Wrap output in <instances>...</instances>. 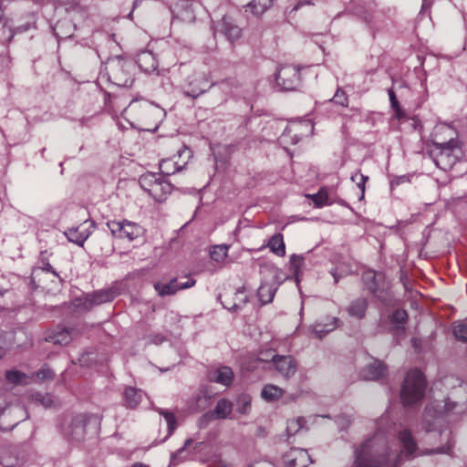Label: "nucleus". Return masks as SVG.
<instances>
[{
	"label": "nucleus",
	"instance_id": "f704fd0d",
	"mask_svg": "<svg viewBox=\"0 0 467 467\" xmlns=\"http://www.w3.org/2000/svg\"><path fill=\"white\" fill-rule=\"evenodd\" d=\"M182 166H177L171 159L162 160L160 162V174L164 178V176L174 174L176 171L182 170Z\"/></svg>",
	"mask_w": 467,
	"mask_h": 467
},
{
	"label": "nucleus",
	"instance_id": "c85d7f7f",
	"mask_svg": "<svg viewBox=\"0 0 467 467\" xmlns=\"http://www.w3.org/2000/svg\"><path fill=\"white\" fill-rule=\"evenodd\" d=\"M161 177L162 176L161 174L148 172L140 177L139 183L140 187L150 194V189H154Z\"/></svg>",
	"mask_w": 467,
	"mask_h": 467
},
{
	"label": "nucleus",
	"instance_id": "e433bc0d",
	"mask_svg": "<svg viewBox=\"0 0 467 467\" xmlns=\"http://www.w3.org/2000/svg\"><path fill=\"white\" fill-rule=\"evenodd\" d=\"M228 246L225 244L214 245L210 251L212 260L221 263L227 256Z\"/></svg>",
	"mask_w": 467,
	"mask_h": 467
},
{
	"label": "nucleus",
	"instance_id": "49530a36",
	"mask_svg": "<svg viewBox=\"0 0 467 467\" xmlns=\"http://www.w3.org/2000/svg\"><path fill=\"white\" fill-rule=\"evenodd\" d=\"M238 412L246 414L251 408V398L248 395H241L238 398Z\"/></svg>",
	"mask_w": 467,
	"mask_h": 467
},
{
	"label": "nucleus",
	"instance_id": "603ef678",
	"mask_svg": "<svg viewBox=\"0 0 467 467\" xmlns=\"http://www.w3.org/2000/svg\"><path fill=\"white\" fill-rule=\"evenodd\" d=\"M234 302H237L241 305V308L247 303L248 299L244 296L243 289H237L234 294Z\"/></svg>",
	"mask_w": 467,
	"mask_h": 467
},
{
	"label": "nucleus",
	"instance_id": "6e6d98bb",
	"mask_svg": "<svg viewBox=\"0 0 467 467\" xmlns=\"http://www.w3.org/2000/svg\"><path fill=\"white\" fill-rule=\"evenodd\" d=\"M211 420H213V416H209V411L206 412L205 414H203L200 419H199V426L201 428H204L208 423L209 421Z\"/></svg>",
	"mask_w": 467,
	"mask_h": 467
},
{
	"label": "nucleus",
	"instance_id": "5fc2aeb1",
	"mask_svg": "<svg viewBox=\"0 0 467 467\" xmlns=\"http://www.w3.org/2000/svg\"><path fill=\"white\" fill-rule=\"evenodd\" d=\"M17 412H22L24 414H26L22 408L20 407H14V408H8V409H5L3 412V415H2V418L3 420H5V418H7L8 416H11L13 414H16Z\"/></svg>",
	"mask_w": 467,
	"mask_h": 467
},
{
	"label": "nucleus",
	"instance_id": "a19ab883",
	"mask_svg": "<svg viewBox=\"0 0 467 467\" xmlns=\"http://www.w3.org/2000/svg\"><path fill=\"white\" fill-rule=\"evenodd\" d=\"M368 180V177L362 174L359 171L355 172L351 176V181L354 182L361 191L360 199H362L364 197L366 182Z\"/></svg>",
	"mask_w": 467,
	"mask_h": 467
},
{
	"label": "nucleus",
	"instance_id": "c756f323",
	"mask_svg": "<svg viewBox=\"0 0 467 467\" xmlns=\"http://www.w3.org/2000/svg\"><path fill=\"white\" fill-rule=\"evenodd\" d=\"M305 266V257L293 254L289 258V270L294 274L296 281L299 280V276L303 274V268Z\"/></svg>",
	"mask_w": 467,
	"mask_h": 467
},
{
	"label": "nucleus",
	"instance_id": "dca6fc26",
	"mask_svg": "<svg viewBox=\"0 0 467 467\" xmlns=\"http://www.w3.org/2000/svg\"><path fill=\"white\" fill-rule=\"evenodd\" d=\"M387 368L379 359H374L371 363L366 365L361 370V377L365 380H378L386 376Z\"/></svg>",
	"mask_w": 467,
	"mask_h": 467
},
{
	"label": "nucleus",
	"instance_id": "5701e85b",
	"mask_svg": "<svg viewBox=\"0 0 467 467\" xmlns=\"http://www.w3.org/2000/svg\"><path fill=\"white\" fill-rule=\"evenodd\" d=\"M368 306L367 298L358 297L349 304L348 313L357 319H362L365 317Z\"/></svg>",
	"mask_w": 467,
	"mask_h": 467
},
{
	"label": "nucleus",
	"instance_id": "09e8293b",
	"mask_svg": "<svg viewBox=\"0 0 467 467\" xmlns=\"http://www.w3.org/2000/svg\"><path fill=\"white\" fill-rule=\"evenodd\" d=\"M36 378L41 380H51L54 379L55 373L54 371L49 368L48 367H42L37 372H36Z\"/></svg>",
	"mask_w": 467,
	"mask_h": 467
},
{
	"label": "nucleus",
	"instance_id": "0e129e2a",
	"mask_svg": "<svg viewBox=\"0 0 467 467\" xmlns=\"http://www.w3.org/2000/svg\"><path fill=\"white\" fill-rule=\"evenodd\" d=\"M333 277H334V282L335 284H337L339 280V276L337 275V274L336 272H331Z\"/></svg>",
	"mask_w": 467,
	"mask_h": 467
},
{
	"label": "nucleus",
	"instance_id": "a878e982",
	"mask_svg": "<svg viewBox=\"0 0 467 467\" xmlns=\"http://www.w3.org/2000/svg\"><path fill=\"white\" fill-rule=\"evenodd\" d=\"M143 392L136 388L128 387L124 391L126 406L130 409H135L142 400Z\"/></svg>",
	"mask_w": 467,
	"mask_h": 467
},
{
	"label": "nucleus",
	"instance_id": "473e14b6",
	"mask_svg": "<svg viewBox=\"0 0 467 467\" xmlns=\"http://www.w3.org/2000/svg\"><path fill=\"white\" fill-rule=\"evenodd\" d=\"M275 293V288L270 284H262L257 290V296L262 305L272 302Z\"/></svg>",
	"mask_w": 467,
	"mask_h": 467
},
{
	"label": "nucleus",
	"instance_id": "6ab92c4d",
	"mask_svg": "<svg viewBox=\"0 0 467 467\" xmlns=\"http://www.w3.org/2000/svg\"><path fill=\"white\" fill-rule=\"evenodd\" d=\"M233 410V403L226 399H220L215 408L209 411V416H213V420H223L229 417Z\"/></svg>",
	"mask_w": 467,
	"mask_h": 467
},
{
	"label": "nucleus",
	"instance_id": "bb28decb",
	"mask_svg": "<svg viewBox=\"0 0 467 467\" xmlns=\"http://www.w3.org/2000/svg\"><path fill=\"white\" fill-rule=\"evenodd\" d=\"M47 251L41 252L40 255V265L33 271L34 278L39 276L42 273H51L58 282H61V278L53 266L49 264L48 258L46 256Z\"/></svg>",
	"mask_w": 467,
	"mask_h": 467
},
{
	"label": "nucleus",
	"instance_id": "8fccbe9b",
	"mask_svg": "<svg viewBox=\"0 0 467 467\" xmlns=\"http://www.w3.org/2000/svg\"><path fill=\"white\" fill-rule=\"evenodd\" d=\"M5 377L8 381L19 384L22 382L23 379L26 378V375L18 370H9L6 371Z\"/></svg>",
	"mask_w": 467,
	"mask_h": 467
},
{
	"label": "nucleus",
	"instance_id": "9d476101",
	"mask_svg": "<svg viewBox=\"0 0 467 467\" xmlns=\"http://www.w3.org/2000/svg\"><path fill=\"white\" fill-rule=\"evenodd\" d=\"M35 24L36 16L34 13L28 14V21L25 25L18 26L16 28L13 27V19L5 18L3 21L2 29L0 30V41L9 44L16 33L26 32L31 27L35 26Z\"/></svg>",
	"mask_w": 467,
	"mask_h": 467
},
{
	"label": "nucleus",
	"instance_id": "7c9ffc66",
	"mask_svg": "<svg viewBox=\"0 0 467 467\" xmlns=\"http://www.w3.org/2000/svg\"><path fill=\"white\" fill-rule=\"evenodd\" d=\"M154 288L158 292V295L161 296H171L179 291V284L177 279L174 278L167 284L155 283Z\"/></svg>",
	"mask_w": 467,
	"mask_h": 467
},
{
	"label": "nucleus",
	"instance_id": "774afa93",
	"mask_svg": "<svg viewBox=\"0 0 467 467\" xmlns=\"http://www.w3.org/2000/svg\"><path fill=\"white\" fill-rule=\"evenodd\" d=\"M220 87H221L223 89H224V88H225V87H228V83L223 81V82H222V83L220 84Z\"/></svg>",
	"mask_w": 467,
	"mask_h": 467
},
{
	"label": "nucleus",
	"instance_id": "338daca9",
	"mask_svg": "<svg viewBox=\"0 0 467 467\" xmlns=\"http://www.w3.org/2000/svg\"><path fill=\"white\" fill-rule=\"evenodd\" d=\"M26 418H27V415H26V416H25V418L20 419V420H18L17 421H16L14 424H12V426H11L10 430H11V429H13L14 427H16V426L19 423V421L24 420H25V419H26Z\"/></svg>",
	"mask_w": 467,
	"mask_h": 467
},
{
	"label": "nucleus",
	"instance_id": "2eb2a0df",
	"mask_svg": "<svg viewBox=\"0 0 467 467\" xmlns=\"http://www.w3.org/2000/svg\"><path fill=\"white\" fill-rule=\"evenodd\" d=\"M284 462L286 467H307L312 460L306 450L295 448L285 453Z\"/></svg>",
	"mask_w": 467,
	"mask_h": 467
},
{
	"label": "nucleus",
	"instance_id": "9b49d317",
	"mask_svg": "<svg viewBox=\"0 0 467 467\" xmlns=\"http://www.w3.org/2000/svg\"><path fill=\"white\" fill-rule=\"evenodd\" d=\"M25 460V451L19 446L5 445L0 448V464L3 467H18Z\"/></svg>",
	"mask_w": 467,
	"mask_h": 467
},
{
	"label": "nucleus",
	"instance_id": "de8ad7c7",
	"mask_svg": "<svg viewBox=\"0 0 467 467\" xmlns=\"http://www.w3.org/2000/svg\"><path fill=\"white\" fill-rule=\"evenodd\" d=\"M334 103L339 105V106H342V107H348V96L346 94V92L341 89V88H337V90L336 91V94L335 96L333 97V99H331Z\"/></svg>",
	"mask_w": 467,
	"mask_h": 467
},
{
	"label": "nucleus",
	"instance_id": "c9c22d12",
	"mask_svg": "<svg viewBox=\"0 0 467 467\" xmlns=\"http://www.w3.org/2000/svg\"><path fill=\"white\" fill-rule=\"evenodd\" d=\"M391 323L396 326L397 329L405 330L403 325L408 320V313L404 309H396L391 315Z\"/></svg>",
	"mask_w": 467,
	"mask_h": 467
},
{
	"label": "nucleus",
	"instance_id": "f03ea898",
	"mask_svg": "<svg viewBox=\"0 0 467 467\" xmlns=\"http://www.w3.org/2000/svg\"><path fill=\"white\" fill-rule=\"evenodd\" d=\"M179 71L182 77L180 87L185 97L197 99L215 85L209 74L194 71L185 64L180 65Z\"/></svg>",
	"mask_w": 467,
	"mask_h": 467
},
{
	"label": "nucleus",
	"instance_id": "f257e3e1",
	"mask_svg": "<svg viewBox=\"0 0 467 467\" xmlns=\"http://www.w3.org/2000/svg\"><path fill=\"white\" fill-rule=\"evenodd\" d=\"M389 448L386 439L379 434L364 441L355 451L353 467H390Z\"/></svg>",
	"mask_w": 467,
	"mask_h": 467
},
{
	"label": "nucleus",
	"instance_id": "a18cd8bd",
	"mask_svg": "<svg viewBox=\"0 0 467 467\" xmlns=\"http://www.w3.org/2000/svg\"><path fill=\"white\" fill-rule=\"evenodd\" d=\"M308 197L311 198L317 207H321L327 202V192L323 189L319 190L318 192L315 194L308 195Z\"/></svg>",
	"mask_w": 467,
	"mask_h": 467
},
{
	"label": "nucleus",
	"instance_id": "79ce46f5",
	"mask_svg": "<svg viewBox=\"0 0 467 467\" xmlns=\"http://www.w3.org/2000/svg\"><path fill=\"white\" fill-rule=\"evenodd\" d=\"M219 298H223L221 302L224 308L230 311H237L241 309V305L237 302H234V299L231 297V295L224 294L223 296H220Z\"/></svg>",
	"mask_w": 467,
	"mask_h": 467
},
{
	"label": "nucleus",
	"instance_id": "c03bdc74",
	"mask_svg": "<svg viewBox=\"0 0 467 467\" xmlns=\"http://www.w3.org/2000/svg\"><path fill=\"white\" fill-rule=\"evenodd\" d=\"M32 399H33V400L43 405L46 408L50 407L53 403L51 395L47 394V393L36 392L32 395Z\"/></svg>",
	"mask_w": 467,
	"mask_h": 467
},
{
	"label": "nucleus",
	"instance_id": "4be33fe9",
	"mask_svg": "<svg viewBox=\"0 0 467 467\" xmlns=\"http://www.w3.org/2000/svg\"><path fill=\"white\" fill-rule=\"evenodd\" d=\"M399 440L402 445L403 451L408 456H411L417 450V443L411 432L404 429L399 432Z\"/></svg>",
	"mask_w": 467,
	"mask_h": 467
},
{
	"label": "nucleus",
	"instance_id": "58836bf2",
	"mask_svg": "<svg viewBox=\"0 0 467 467\" xmlns=\"http://www.w3.org/2000/svg\"><path fill=\"white\" fill-rule=\"evenodd\" d=\"M380 277V275H377L374 272H368L363 275V279L365 280L368 290L373 294L376 295L379 290V278Z\"/></svg>",
	"mask_w": 467,
	"mask_h": 467
},
{
	"label": "nucleus",
	"instance_id": "2f4dec72",
	"mask_svg": "<svg viewBox=\"0 0 467 467\" xmlns=\"http://www.w3.org/2000/svg\"><path fill=\"white\" fill-rule=\"evenodd\" d=\"M284 394V390L273 384H268L264 387L261 396L267 401H274L280 399Z\"/></svg>",
	"mask_w": 467,
	"mask_h": 467
},
{
	"label": "nucleus",
	"instance_id": "bf43d9fd",
	"mask_svg": "<svg viewBox=\"0 0 467 467\" xmlns=\"http://www.w3.org/2000/svg\"><path fill=\"white\" fill-rule=\"evenodd\" d=\"M194 285H195V280L189 279L188 281H186L184 283L179 284V290L190 288V287L193 286Z\"/></svg>",
	"mask_w": 467,
	"mask_h": 467
},
{
	"label": "nucleus",
	"instance_id": "f3484780",
	"mask_svg": "<svg viewBox=\"0 0 467 467\" xmlns=\"http://www.w3.org/2000/svg\"><path fill=\"white\" fill-rule=\"evenodd\" d=\"M90 234L91 231L87 222H84L77 227L69 228L65 232V235L69 242L80 246H83L85 241Z\"/></svg>",
	"mask_w": 467,
	"mask_h": 467
},
{
	"label": "nucleus",
	"instance_id": "ddd939ff",
	"mask_svg": "<svg viewBox=\"0 0 467 467\" xmlns=\"http://www.w3.org/2000/svg\"><path fill=\"white\" fill-rule=\"evenodd\" d=\"M216 31L225 36L231 43L234 44L243 35L242 28L234 22L230 16H223L218 23Z\"/></svg>",
	"mask_w": 467,
	"mask_h": 467
},
{
	"label": "nucleus",
	"instance_id": "1a4fd4ad",
	"mask_svg": "<svg viewBox=\"0 0 467 467\" xmlns=\"http://www.w3.org/2000/svg\"><path fill=\"white\" fill-rule=\"evenodd\" d=\"M314 130V126L309 121H300L295 122L288 125L283 134L281 135L280 140L284 142H290L292 144H296L299 142L305 136H307V133H312Z\"/></svg>",
	"mask_w": 467,
	"mask_h": 467
},
{
	"label": "nucleus",
	"instance_id": "72a5a7b5",
	"mask_svg": "<svg viewBox=\"0 0 467 467\" xmlns=\"http://www.w3.org/2000/svg\"><path fill=\"white\" fill-rule=\"evenodd\" d=\"M273 4V0H252L247 6L251 8L253 14L256 16L263 15Z\"/></svg>",
	"mask_w": 467,
	"mask_h": 467
},
{
	"label": "nucleus",
	"instance_id": "3c124183",
	"mask_svg": "<svg viewBox=\"0 0 467 467\" xmlns=\"http://www.w3.org/2000/svg\"><path fill=\"white\" fill-rule=\"evenodd\" d=\"M388 94L389 97L391 108L396 111L397 115L400 116L401 109H400V103L397 99V97H396V94H395L393 88H389L388 90Z\"/></svg>",
	"mask_w": 467,
	"mask_h": 467
},
{
	"label": "nucleus",
	"instance_id": "7ed1b4c3",
	"mask_svg": "<svg viewBox=\"0 0 467 467\" xmlns=\"http://www.w3.org/2000/svg\"><path fill=\"white\" fill-rule=\"evenodd\" d=\"M426 387L425 377L420 370L408 371L400 389L402 404L409 407L420 402L425 395Z\"/></svg>",
	"mask_w": 467,
	"mask_h": 467
},
{
	"label": "nucleus",
	"instance_id": "20e7f679",
	"mask_svg": "<svg viewBox=\"0 0 467 467\" xmlns=\"http://www.w3.org/2000/svg\"><path fill=\"white\" fill-rule=\"evenodd\" d=\"M134 64L131 61L116 57L107 65L109 80L116 86L128 88L134 81L132 70Z\"/></svg>",
	"mask_w": 467,
	"mask_h": 467
},
{
	"label": "nucleus",
	"instance_id": "69168bd1",
	"mask_svg": "<svg viewBox=\"0 0 467 467\" xmlns=\"http://www.w3.org/2000/svg\"><path fill=\"white\" fill-rule=\"evenodd\" d=\"M131 467H149V466L146 464L140 463V462H137V463H134Z\"/></svg>",
	"mask_w": 467,
	"mask_h": 467
},
{
	"label": "nucleus",
	"instance_id": "b1692460",
	"mask_svg": "<svg viewBox=\"0 0 467 467\" xmlns=\"http://www.w3.org/2000/svg\"><path fill=\"white\" fill-rule=\"evenodd\" d=\"M47 341L57 345H67L71 341V330L66 327H57L47 337Z\"/></svg>",
	"mask_w": 467,
	"mask_h": 467
},
{
	"label": "nucleus",
	"instance_id": "393cba45",
	"mask_svg": "<svg viewBox=\"0 0 467 467\" xmlns=\"http://www.w3.org/2000/svg\"><path fill=\"white\" fill-rule=\"evenodd\" d=\"M138 65L145 72H153L157 69V61L151 52L144 51L138 56Z\"/></svg>",
	"mask_w": 467,
	"mask_h": 467
},
{
	"label": "nucleus",
	"instance_id": "ea45409f",
	"mask_svg": "<svg viewBox=\"0 0 467 467\" xmlns=\"http://www.w3.org/2000/svg\"><path fill=\"white\" fill-rule=\"evenodd\" d=\"M457 340L467 342V324L462 321L455 322L452 329Z\"/></svg>",
	"mask_w": 467,
	"mask_h": 467
},
{
	"label": "nucleus",
	"instance_id": "39448f33",
	"mask_svg": "<svg viewBox=\"0 0 467 467\" xmlns=\"http://www.w3.org/2000/svg\"><path fill=\"white\" fill-rule=\"evenodd\" d=\"M91 422L98 423V418L95 415L78 413L65 421L63 431L68 438L79 441L84 439L87 426Z\"/></svg>",
	"mask_w": 467,
	"mask_h": 467
},
{
	"label": "nucleus",
	"instance_id": "4c0bfd02",
	"mask_svg": "<svg viewBox=\"0 0 467 467\" xmlns=\"http://www.w3.org/2000/svg\"><path fill=\"white\" fill-rule=\"evenodd\" d=\"M306 423L304 417H298L287 421L286 432L289 436L296 434Z\"/></svg>",
	"mask_w": 467,
	"mask_h": 467
},
{
	"label": "nucleus",
	"instance_id": "412c9836",
	"mask_svg": "<svg viewBox=\"0 0 467 467\" xmlns=\"http://www.w3.org/2000/svg\"><path fill=\"white\" fill-rule=\"evenodd\" d=\"M234 373L228 367H221L210 373L209 379L211 381L220 383L223 386L231 385L233 381Z\"/></svg>",
	"mask_w": 467,
	"mask_h": 467
},
{
	"label": "nucleus",
	"instance_id": "052dcab7",
	"mask_svg": "<svg viewBox=\"0 0 467 467\" xmlns=\"http://www.w3.org/2000/svg\"><path fill=\"white\" fill-rule=\"evenodd\" d=\"M165 337L161 335H155L151 337L150 341L156 345L161 344L164 341Z\"/></svg>",
	"mask_w": 467,
	"mask_h": 467
},
{
	"label": "nucleus",
	"instance_id": "680f3d73",
	"mask_svg": "<svg viewBox=\"0 0 467 467\" xmlns=\"http://www.w3.org/2000/svg\"><path fill=\"white\" fill-rule=\"evenodd\" d=\"M305 5H314L311 0H304V1H299L293 8V11H296L298 10L301 6Z\"/></svg>",
	"mask_w": 467,
	"mask_h": 467
},
{
	"label": "nucleus",
	"instance_id": "a211bd4d",
	"mask_svg": "<svg viewBox=\"0 0 467 467\" xmlns=\"http://www.w3.org/2000/svg\"><path fill=\"white\" fill-rule=\"evenodd\" d=\"M172 189V184L161 177V179L155 185L154 189H150L149 195L151 196L156 202H162L171 193Z\"/></svg>",
	"mask_w": 467,
	"mask_h": 467
},
{
	"label": "nucleus",
	"instance_id": "13d9d810",
	"mask_svg": "<svg viewBox=\"0 0 467 467\" xmlns=\"http://www.w3.org/2000/svg\"><path fill=\"white\" fill-rule=\"evenodd\" d=\"M449 451H450V447L449 446H441V447H439L435 450H430V451H425V454H431V453H449Z\"/></svg>",
	"mask_w": 467,
	"mask_h": 467
},
{
	"label": "nucleus",
	"instance_id": "864d4df0",
	"mask_svg": "<svg viewBox=\"0 0 467 467\" xmlns=\"http://www.w3.org/2000/svg\"><path fill=\"white\" fill-rule=\"evenodd\" d=\"M274 356L278 355L275 354L274 351L271 349L262 351L258 355V360L261 362H272V358H274Z\"/></svg>",
	"mask_w": 467,
	"mask_h": 467
},
{
	"label": "nucleus",
	"instance_id": "6e6552de",
	"mask_svg": "<svg viewBox=\"0 0 467 467\" xmlns=\"http://www.w3.org/2000/svg\"><path fill=\"white\" fill-rule=\"evenodd\" d=\"M432 144L437 154V164L439 162H447L448 164L455 163L458 160V152H461L460 143L457 139L451 138L447 141H439L436 139L432 140Z\"/></svg>",
	"mask_w": 467,
	"mask_h": 467
},
{
	"label": "nucleus",
	"instance_id": "4d7b16f0",
	"mask_svg": "<svg viewBox=\"0 0 467 467\" xmlns=\"http://www.w3.org/2000/svg\"><path fill=\"white\" fill-rule=\"evenodd\" d=\"M193 442L192 439H187L184 442V445L177 450L175 453L171 455V461H173L178 455H180L186 448H188Z\"/></svg>",
	"mask_w": 467,
	"mask_h": 467
},
{
	"label": "nucleus",
	"instance_id": "0eeeda50",
	"mask_svg": "<svg viewBox=\"0 0 467 467\" xmlns=\"http://www.w3.org/2000/svg\"><path fill=\"white\" fill-rule=\"evenodd\" d=\"M275 81L284 91L296 90L301 84L300 67L294 65H283L279 67Z\"/></svg>",
	"mask_w": 467,
	"mask_h": 467
},
{
	"label": "nucleus",
	"instance_id": "f8f14e48",
	"mask_svg": "<svg viewBox=\"0 0 467 467\" xmlns=\"http://www.w3.org/2000/svg\"><path fill=\"white\" fill-rule=\"evenodd\" d=\"M117 296L118 293L114 288L97 290L93 293L86 294L83 298L79 299L82 303L78 306L85 309H90L94 306L112 301Z\"/></svg>",
	"mask_w": 467,
	"mask_h": 467
},
{
	"label": "nucleus",
	"instance_id": "4468645a",
	"mask_svg": "<svg viewBox=\"0 0 467 467\" xmlns=\"http://www.w3.org/2000/svg\"><path fill=\"white\" fill-rule=\"evenodd\" d=\"M272 363L277 373L285 379H290L297 370V363L290 355L274 356Z\"/></svg>",
	"mask_w": 467,
	"mask_h": 467
},
{
	"label": "nucleus",
	"instance_id": "cd10ccee",
	"mask_svg": "<svg viewBox=\"0 0 467 467\" xmlns=\"http://www.w3.org/2000/svg\"><path fill=\"white\" fill-rule=\"evenodd\" d=\"M267 246L270 248L271 252L278 256H285V245L284 243V238L282 234L278 233L274 234L267 243Z\"/></svg>",
	"mask_w": 467,
	"mask_h": 467
},
{
	"label": "nucleus",
	"instance_id": "37998d69",
	"mask_svg": "<svg viewBox=\"0 0 467 467\" xmlns=\"http://www.w3.org/2000/svg\"><path fill=\"white\" fill-rule=\"evenodd\" d=\"M164 419L166 420L167 426H168V436L171 435L176 429V418L174 414L171 411L167 410H161L160 412Z\"/></svg>",
	"mask_w": 467,
	"mask_h": 467
},
{
	"label": "nucleus",
	"instance_id": "423d86ee",
	"mask_svg": "<svg viewBox=\"0 0 467 467\" xmlns=\"http://www.w3.org/2000/svg\"><path fill=\"white\" fill-rule=\"evenodd\" d=\"M107 226L112 236L119 239L126 238L129 241H133L143 234V228L140 224L128 220L109 221Z\"/></svg>",
	"mask_w": 467,
	"mask_h": 467
},
{
	"label": "nucleus",
	"instance_id": "aec40b11",
	"mask_svg": "<svg viewBox=\"0 0 467 467\" xmlns=\"http://www.w3.org/2000/svg\"><path fill=\"white\" fill-rule=\"evenodd\" d=\"M339 319L337 317H327V321H317L313 326V332L318 338H322L327 333L333 331L337 327Z\"/></svg>",
	"mask_w": 467,
	"mask_h": 467
},
{
	"label": "nucleus",
	"instance_id": "e2e57ef3",
	"mask_svg": "<svg viewBox=\"0 0 467 467\" xmlns=\"http://www.w3.org/2000/svg\"><path fill=\"white\" fill-rule=\"evenodd\" d=\"M373 16L372 15H366L364 16V21L369 25L371 27L373 26Z\"/></svg>",
	"mask_w": 467,
	"mask_h": 467
}]
</instances>
